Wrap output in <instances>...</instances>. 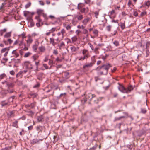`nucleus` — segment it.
Masks as SVG:
<instances>
[{
    "label": "nucleus",
    "instance_id": "19",
    "mask_svg": "<svg viewBox=\"0 0 150 150\" xmlns=\"http://www.w3.org/2000/svg\"><path fill=\"white\" fill-rule=\"evenodd\" d=\"M42 140L40 139H33L31 142V144H38L39 143L40 141H42Z\"/></svg>",
    "mask_w": 150,
    "mask_h": 150
},
{
    "label": "nucleus",
    "instance_id": "8",
    "mask_svg": "<svg viewBox=\"0 0 150 150\" xmlns=\"http://www.w3.org/2000/svg\"><path fill=\"white\" fill-rule=\"evenodd\" d=\"M33 41V40L31 38V36L30 35H28V39L26 40V46L28 47V48Z\"/></svg>",
    "mask_w": 150,
    "mask_h": 150
},
{
    "label": "nucleus",
    "instance_id": "48",
    "mask_svg": "<svg viewBox=\"0 0 150 150\" xmlns=\"http://www.w3.org/2000/svg\"><path fill=\"white\" fill-rule=\"evenodd\" d=\"M11 36V33H7L4 35L5 38H8Z\"/></svg>",
    "mask_w": 150,
    "mask_h": 150
},
{
    "label": "nucleus",
    "instance_id": "43",
    "mask_svg": "<svg viewBox=\"0 0 150 150\" xmlns=\"http://www.w3.org/2000/svg\"><path fill=\"white\" fill-rule=\"evenodd\" d=\"M147 112L146 109L145 108H142L141 109V112L143 114H145Z\"/></svg>",
    "mask_w": 150,
    "mask_h": 150
},
{
    "label": "nucleus",
    "instance_id": "46",
    "mask_svg": "<svg viewBox=\"0 0 150 150\" xmlns=\"http://www.w3.org/2000/svg\"><path fill=\"white\" fill-rule=\"evenodd\" d=\"M98 145L97 144H96L94 146L90 148L89 149V150H95L96 148H97Z\"/></svg>",
    "mask_w": 150,
    "mask_h": 150
},
{
    "label": "nucleus",
    "instance_id": "60",
    "mask_svg": "<svg viewBox=\"0 0 150 150\" xmlns=\"http://www.w3.org/2000/svg\"><path fill=\"white\" fill-rule=\"evenodd\" d=\"M146 11H144L143 12H141V14H140V16L142 17L143 16H145V15H146Z\"/></svg>",
    "mask_w": 150,
    "mask_h": 150
},
{
    "label": "nucleus",
    "instance_id": "42",
    "mask_svg": "<svg viewBox=\"0 0 150 150\" xmlns=\"http://www.w3.org/2000/svg\"><path fill=\"white\" fill-rule=\"evenodd\" d=\"M32 54V53H31L30 52H28L26 53L25 55H24V57H28L29 56H30Z\"/></svg>",
    "mask_w": 150,
    "mask_h": 150
},
{
    "label": "nucleus",
    "instance_id": "36",
    "mask_svg": "<svg viewBox=\"0 0 150 150\" xmlns=\"http://www.w3.org/2000/svg\"><path fill=\"white\" fill-rule=\"evenodd\" d=\"M99 49V48L98 47H96L95 49H94V52L96 54H98L99 53V52L98 51V50Z\"/></svg>",
    "mask_w": 150,
    "mask_h": 150
},
{
    "label": "nucleus",
    "instance_id": "27",
    "mask_svg": "<svg viewBox=\"0 0 150 150\" xmlns=\"http://www.w3.org/2000/svg\"><path fill=\"white\" fill-rule=\"evenodd\" d=\"M1 104L2 107L6 106L7 105H9L8 104V103L6 102L5 101H3L1 102Z\"/></svg>",
    "mask_w": 150,
    "mask_h": 150
},
{
    "label": "nucleus",
    "instance_id": "61",
    "mask_svg": "<svg viewBox=\"0 0 150 150\" xmlns=\"http://www.w3.org/2000/svg\"><path fill=\"white\" fill-rule=\"evenodd\" d=\"M95 17L96 18H97V16L99 15V12L98 11H95L94 12Z\"/></svg>",
    "mask_w": 150,
    "mask_h": 150
},
{
    "label": "nucleus",
    "instance_id": "26",
    "mask_svg": "<svg viewBox=\"0 0 150 150\" xmlns=\"http://www.w3.org/2000/svg\"><path fill=\"white\" fill-rule=\"evenodd\" d=\"M133 89V87L131 86H129L127 88H126V91L127 92H126V93H128L129 92H130Z\"/></svg>",
    "mask_w": 150,
    "mask_h": 150
},
{
    "label": "nucleus",
    "instance_id": "14",
    "mask_svg": "<svg viewBox=\"0 0 150 150\" xmlns=\"http://www.w3.org/2000/svg\"><path fill=\"white\" fill-rule=\"evenodd\" d=\"M24 111L27 113V115L32 116L34 114V112L28 109Z\"/></svg>",
    "mask_w": 150,
    "mask_h": 150
},
{
    "label": "nucleus",
    "instance_id": "41",
    "mask_svg": "<svg viewBox=\"0 0 150 150\" xmlns=\"http://www.w3.org/2000/svg\"><path fill=\"white\" fill-rule=\"evenodd\" d=\"M87 96L88 95L86 96V98H84L82 100H81V102L83 104H84L87 101V99H88L89 98H87Z\"/></svg>",
    "mask_w": 150,
    "mask_h": 150
},
{
    "label": "nucleus",
    "instance_id": "34",
    "mask_svg": "<svg viewBox=\"0 0 150 150\" xmlns=\"http://www.w3.org/2000/svg\"><path fill=\"white\" fill-rule=\"evenodd\" d=\"M40 61V60H38L34 62L35 63V64L36 66V67L37 69H38V67L39 65V63Z\"/></svg>",
    "mask_w": 150,
    "mask_h": 150
},
{
    "label": "nucleus",
    "instance_id": "39",
    "mask_svg": "<svg viewBox=\"0 0 150 150\" xmlns=\"http://www.w3.org/2000/svg\"><path fill=\"white\" fill-rule=\"evenodd\" d=\"M16 97V96L14 95L13 96L10 97L8 99V101H10L11 102L13 101V99H15Z\"/></svg>",
    "mask_w": 150,
    "mask_h": 150
},
{
    "label": "nucleus",
    "instance_id": "7",
    "mask_svg": "<svg viewBox=\"0 0 150 150\" xmlns=\"http://www.w3.org/2000/svg\"><path fill=\"white\" fill-rule=\"evenodd\" d=\"M9 50V47H7L2 49L1 50L0 52L2 54L5 53L4 54V57H6L7 56Z\"/></svg>",
    "mask_w": 150,
    "mask_h": 150
},
{
    "label": "nucleus",
    "instance_id": "30",
    "mask_svg": "<svg viewBox=\"0 0 150 150\" xmlns=\"http://www.w3.org/2000/svg\"><path fill=\"white\" fill-rule=\"evenodd\" d=\"M37 13L38 16H40L43 13V10L42 9H38L37 10Z\"/></svg>",
    "mask_w": 150,
    "mask_h": 150
},
{
    "label": "nucleus",
    "instance_id": "25",
    "mask_svg": "<svg viewBox=\"0 0 150 150\" xmlns=\"http://www.w3.org/2000/svg\"><path fill=\"white\" fill-rule=\"evenodd\" d=\"M79 49L78 47H76L74 46H72L70 48L71 51L73 52H76Z\"/></svg>",
    "mask_w": 150,
    "mask_h": 150
},
{
    "label": "nucleus",
    "instance_id": "24",
    "mask_svg": "<svg viewBox=\"0 0 150 150\" xmlns=\"http://www.w3.org/2000/svg\"><path fill=\"white\" fill-rule=\"evenodd\" d=\"M50 44H51L53 46H55L56 44V43L55 42L54 39L53 38H50Z\"/></svg>",
    "mask_w": 150,
    "mask_h": 150
},
{
    "label": "nucleus",
    "instance_id": "37",
    "mask_svg": "<svg viewBox=\"0 0 150 150\" xmlns=\"http://www.w3.org/2000/svg\"><path fill=\"white\" fill-rule=\"evenodd\" d=\"M64 77L66 79H67L69 78L70 77L69 73L68 72L64 73Z\"/></svg>",
    "mask_w": 150,
    "mask_h": 150
},
{
    "label": "nucleus",
    "instance_id": "44",
    "mask_svg": "<svg viewBox=\"0 0 150 150\" xmlns=\"http://www.w3.org/2000/svg\"><path fill=\"white\" fill-rule=\"evenodd\" d=\"M120 25L122 29H124L125 28V25L124 23H120Z\"/></svg>",
    "mask_w": 150,
    "mask_h": 150
},
{
    "label": "nucleus",
    "instance_id": "49",
    "mask_svg": "<svg viewBox=\"0 0 150 150\" xmlns=\"http://www.w3.org/2000/svg\"><path fill=\"white\" fill-rule=\"evenodd\" d=\"M30 105L31 108H33L35 106V103L34 102L33 103L30 104Z\"/></svg>",
    "mask_w": 150,
    "mask_h": 150
},
{
    "label": "nucleus",
    "instance_id": "20",
    "mask_svg": "<svg viewBox=\"0 0 150 150\" xmlns=\"http://www.w3.org/2000/svg\"><path fill=\"white\" fill-rule=\"evenodd\" d=\"M39 58V56L37 54H35L31 57V59L33 62L37 60Z\"/></svg>",
    "mask_w": 150,
    "mask_h": 150
},
{
    "label": "nucleus",
    "instance_id": "45",
    "mask_svg": "<svg viewBox=\"0 0 150 150\" xmlns=\"http://www.w3.org/2000/svg\"><path fill=\"white\" fill-rule=\"evenodd\" d=\"M6 76V75L4 73H3L0 75V79H4V77Z\"/></svg>",
    "mask_w": 150,
    "mask_h": 150
},
{
    "label": "nucleus",
    "instance_id": "57",
    "mask_svg": "<svg viewBox=\"0 0 150 150\" xmlns=\"http://www.w3.org/2000/svg\"><path fill=\"white\" fill-rule=\"evenodd\" d=\"M111 26L110 25H108L106 27V29L108 31H110L111 30Z\"/></svg>",
    "mask_w": 150,
    "mask_h": 150
},
{
    "label": "nucleus",
    "instance_id": "38",
    "mask_svg": "<svg viewBox=\"0 0 150 150\" xmlns=\"http://www.w3.org/2000/svg\"><path fill=\"white\" fill-rule=\"evenodd\" d=\"M42 119L43 118L42 115L38 117L37 118V121L39 122H41Z\"/></svg>",
    "mask_w": 150,
    "mask_h": 150
},
{
    "label": "nucleus",
    "instance_id": "64",
    "mask_svg": "<svg viewBox=\"0 0 150 150\" xmlns=\"http://www.w3.org/2000/svg\"><path fill=\"white\" fill-rule=\"evenodd\" d=\"M43 65L46 69H49V67L46 64H43Z\"/></svg>",
    "mask_w": 150,
    "mask_h": 150
},
{
    "label": "nucleus",
    "instance_id": "54",
    "mask_svg": "<svg viewBox=\"0 0 150 150\" xmlns=\"http://www.w3.org/2000/svg\"><path fill=\"white\" fill-rule=\"evenodd\" d=\"M120 6H116L115 5L114 6V8L115 9V11L116 10H119V9L120 8Z\"/></svg>",
    "mask_w": 150,
    "mask_h": 150
},
{
    "label": "nucleus",
    "instance_id": "51",
    "mask_svg": "<svg viewBox=\"0 0 150 150\" xmlns=\"http://www.w3.org/2000/svg\"><path fill=\"white\" fill-rule=\"evenodd\" d=\"M31 5V3L30 2H28V3L25 6V8H27L30 7Z\"/></svg>",
    "mask_w": 150,
    "mask_h": 150
},
{
    "label": "nucleus",
    "instance_id": "56",
    "mask_svg": "<svg viewBox=\"0 0 150 150\" xmlns=\"http://www.w3.org/2000/svg\"><path fill=\"white\" fill-rule=\"evenodd\" d=\"M113 44L116 46H117L119 45V42L117 41H115L113 42Z\"/></svg>",
    "mask_w": 150,
    "mask_h": 150
},
{
    "label": "nucleus",
    "instance_id": "11",
    "mask_svg": "<svg viewBox=\"0 0 150 150\" xmlns=\"http://www.w3.org/2000/svg\"><path fill=\"white\" fill-rule=\"evenodd\" d=\"M109 15L110 18H114L115 17L116 13L115 10H112L109 12Z\"/></svg>",
    "mask_w": 150,
    "mask_h": 150
},
{
    "label": "nucleus",
    "instance_id": "4",
    "mask_svg": "<svg viewBox=\"0 0 150 150\" xmlns=\"http://www.w3.org/2000/svg\"><path fill=\"white\" fill-rule=\"evenodd\" d=\"M18 45L20 48H23L24 50L26 51L28 50V47L26 46V44L24 42L23 40H22L21 41H19Z\"/></svg>",
    "mask_w": 150,
    "mask_h": 150
},
{
    "label": "nucleus",
    "instance_id": "29",
    "mask_svg": "<svg viewBox=\"0 0 150 150\" xmlns=\"http://www.w3.org/2000/svg\"><path fill=\"white\" fill-rule=\"evenodd\" d=\"M36 130L38 132H41L43 129V127L42 126H38L36 127Z\"/></svg>",
    "mask_w": 150,
    "mask_h": 150
},
{
    "label": "nucleus",
    "instance_id": "16",
    "mask_svg": "<svg viewBox=\"0 0 150 150\" xmlns=\"http://www.w3.org/2000/svg\"><path fill=\"white\" fill-rule=\"evenodd\" d=\"M39 44V42L38 41H37L36 42L35 44L33 46L32 48L34 51L36 52L38 46Z\"/></svg>",
    "mask_w": 150,
    "mask_h": 150
},
{
    "label": "nucleus",
    "instance_id": "21",
    "mask_svg": "<svg viewBox=\"0 0 150 150\" xmlns=\"http://www.w3.org/2000/svg\"><path fill=\"white\" fill-rule=\"evenodd\" d=\"M15 91L14 89L12 88H7V91H4V93L5 94H6L8 93H13Z\"/></svg>",
    "mask_w": 150,
    "mask_h": 150
},
{
    "label": "nucleus",
    "instance_id": "28",
    "mask_svg": "<svg viewBox=\"0 0 150 150\" xmlns=\"http://www.w3.org/2000/svg\"><path fill=\"white\" fill-rule=\"evenodd\" d=\"M18 121L17 120H16L13 123L12 125V126L15 127L16 128H18Z\"/></svg>",
    "mask_w": 150,
    "mask_h": 150
},
{
    "label": "nucleus",
    "instance_id": "33",
    "mask_svg": "<svg viewBox=\"0 0 150 150\" xmlns=\"http://www.w3.org/2000/svg\"><path fill=\"white\" fill-rule=\"evenodd\" d=\"M98 31L97 29H95L93 30V33L94 34L95 36H97L98 35Z\"/></svg>",
    "mask_w": 150,
    "mask_h": 150
},
{
    "label": "nucleus",
    "instance_id": "18",
    "mask_svg": "<svg viewBox=\"0 0 150 150\" xmlns=\"http://www.w3.org/2000/svg\"><path fill=\"white\" fill-rule=\"evenodd\" d=\"M85 6V4L83 3L79 4H78V8L79 10L81 12V11H83L82 10L83 9V8H84Z\"/></svg>",
    "mask_w": 150,
    "mask_h": 150
},
{
    "label": "nucleus",
    "instance_id": "3",
    "mask_svg": "<svg viewBox=\"0 0 150 150\" xmlns=\"http://www.w3.org/2000/svg\"><path fill=\"white\" fill-rule=\"evenodd\" d=\"M57 35L58 37L56 39V40L59 42L60 40H62L64 37L66 36V31L63 28L61 29L60 32H59L57 33Z\"/></svg>",
    "mask_w": 150,
    "mask_h": 150
},
{
    "label": "nucleus",
    "instance_id": "53",
    "mask_svg": "<svg viewBox=\"0 0 150 150\" xmlns=\"http://www.w3.org/2000/svg\"><path fill=\"white\" fill-rule=\"evenodd\" d=\"M53 139H54L53 142L54 143L56 142L57 141V137L56 136H54L53 137Z\"/></svg>",
    "mask_w": 150,
    "mask_h": 150
},
{
    "label": "nucleus",
    "instance_id": "23",
    "mask_svg": "<svg viewBox=\"0 0 150 150\" xmlns=\"http://www.w3.org/2000/svg\"><path fill=\"white\" fill-rule=\"evenodd\" d=\"M6 84L7 87V88H12L13 87V83H10L8 82H5Z\"/></svg>",
    "mask_w": 150,
    "mask_h": 150
},
{
    "label": "nucleus",
    "instance_id": "58",
    "mask_svg": "<svg viewBox=\"0 0 150 150\" xmlns=\"http://www.w3.org/2000/svg\"><path fill=\"white\" fill-rule=\"evenodd\" d=\"M89 19H84L83 21V23L84 24H86L89 21Z\"/></svg>",
    "mask_w": 150,
    "mask_h": 150
},
{
    "label": "nucleus",
    "instance_id": "17",
    "mask_svg": "<svg viewBox=\"0 0 150 150\" xmlns=\"http://www.w3.org/2000/svg\"><path fill=\"white\" fill-rule=\"evenodd\" d=\"M38 49L40 52L43 53L45 51L46 48L45 46L42 45L38 47Z\"/></svg>",
    "mask_w": 150,
    "mask_h": 150
},
{
    "label": "nucleus",
    "instance_id": "31",
    "mask_svg": "<svg viewBox=\"0 0 150 150\" xmlns=\"http://www.w3.org/2000/svg\"><path fill=\"white\" fill-rule=\"evenodd\" d=\"M64 27H65L66 30H67L71 29V26L69 25H67L65 24H63Z\"/></svg>",
    "mask_w": 150,
    "mask_h": 150
},
{
    "label": "nucleus",
    "instance_id": "5",
    "mask_svg": "<svg viewBox=\"0 0 150 150\" xmlns=\"http://www.w3.org/2000/svg\"><path fill=\"white\" fill-rule=\"evenodd\" d=\"M24 16L29 19H31L32 18V16L35 14L34 12H30L27 11H24L23 12Z\"/></svg>",
    "mask_w": 150,
    "mask_h": 150
},
{
    "label": "nucleus",
    "instance_id": "59",
    "mask_svg": "<svg viewBox=\"0 0 150 150\" xmlns=\"http://www.w3.org/2000/svg\"><path fill=\"white\" fill-rule=\"evenodd\" d=\"M11 149V147L10 146L8 147H6L4 148L3 150H10Z\"/></svg>",
    "mask_w": 150,
    "mask_h": 150
},
{
    "label": "nucleus",
    "instance_id": "35",
    "mask_svg": "<svg viewBox=\"0 0 150 150\" xmlns=\"http://www.w3.org/2000/svg\"><path fill=\"white\" fill-rule=\"evenodd\" d=\"M72 42H76L77 40V38L76 36H74L71 38Z\"/></svg>",
    "mask_w": 150,
    "mask_h": 150
},
{
    "label": "nucleus",
    "instance_id": "15",
    "mask_svg": "<svg viewBox=\"0 0 150 150\" xmlns=\"http://www.w3.org/2000/svg\"><path fill=\"white\" fill-rule=\"evenodd\" d=\"M65 45L64 42L62 41L58 45L59 49L61 50L62 49H64L65 48Z\"/></svg>",
    "mask_w": 150,
    "mask_h": 150
},
{
    "label": "nucleus",
    "instance_id": "40",
    "mask_svg": "<svg viewBox=\"0 0 150 150\" xmlns=\"http://www.w3.org/2000/svg\"><path fill=\"white\" fill-rule=\"evenodd\" d=\"M14 111H10L8 114L10 117H14Z\"/></svg>",
    "mask_w": 150,
    "mask_h": 150
},
{
    "label": "nucleus",
    "instance_id": "32",
    "mask_svg": "<svg viewBox=\"0 0 150 150\" xmlns=\"http://www.w3.org/2000/svg\"><path fill=\"white\" fill-rule=\"evenodd\" d=\"M82 10L83 11H81V12L86 13L88 12V8L87 7H85V6L84 8H83V9H82Z\"/></svg>",
    "mask_w": 150,
    "mask_h": 150
},
{
    "label": "nucleus",
    "instance_id": "9",
    "mask_svg": "<svg viewBox=\"0 0 150 150\" xmlns=\"http://www.w3.org/2000/svg\"><path fill=\"white\" fill-rule=\"evenodd\" d=\"M118 84L119 86H118V88L119 90L123 93H126L127 92L126 88H125L122 85L120 84L119 83Z\"/></svg>",
    "mask_w": 150,
    "mask_h": 150
},
{
    "label": "nucleus",
    "instance_id": "63",
    "mask_svg": "<svg viewBox=\"0 0 150 150\" xmlns=\"http://www.w3.org/2000/svg\"><path fill=\"white\" fill-rule=\"evenodd\" d=\"M85 59H86L84 57H81L79 58V60L83 61Z\"/></svg>",
    "mask_w": 150,
    "mask_h": 150
},
{
    "label": "nucleus",
    "instance_id": "10",
    "mask_svg": "<svg viewBox=\"0 0 150 150\" xmlns=\"http://www.w3.org/2000/svg\"><path fill=\"white\" fill-rule=\"evenodd\" d=\"M82 54L83 57L86 59L90 57L89 52L87 50H83L82 51Z\"/></svg>",
    "mask_w": 150,
    "mask_h": 150
},
{
    "label": "nucleus",
    "instance_id": "6",
    "mask_svg": "<svg viewBox=\"0 0 150 150\" xmlns=\"http://www.w3.org/2000/svg\"><path fill=\"white\" fill-rule=\"evenodd\" d=\"M24 66L27 69H31L33 68V65L28 61L24 62Z\"/></svg>",
    "mask_w": 150,
    "mask_h": 150
},
{
    "label": "nucleus",
    "instance_id": "12",
    "mask_svg": "<svg viewBox=\"0 0 150 150\" xmlns=\"http://www.w3.org/2000/svg\"><path fill=\"white\" fill-rule=\"evenodd\" d=\"M28 23V25L29 27H33L35 23L33 21V19H26Z\"/></svg>",
    "mask_w": 150,
    "mask_h": 150
},
{
    "label": "nucleus",
    "instance_id": "13",
    "mask_svg": "<svg viewBox=\"0 0 150 150\" xmlns=\"http://www.w3.org/2000/svg\"><path fill=\"white\" fill-rule=\"evenodd\" d=\"M94 64V63L92 62L86 63L85 65H83V68L85 69L86 68H90Z\"/></svg>",
    "mask_w": 150,
    "mask_h": 150
},
{
    "label": "nucleus",
    "instance_id": "52",
    "mask_svg": "<svg viewBox=\"0 0 150 150\" xmlns=\"http://www.w3.org/2000/svg\"><path fill=\"white\" fill-rule=\"evenodd\" d=\"M53 61L50 59H49V62H48V64L50 66H52L53 64Z\"/></svg>",
    "mask_w": 150,
    "mask_h": 150
},
{
    "label": "nucleus",
    "instance_id": "50",
    "mask_svg": "<svg viewBox=\"0 0 150 150\" xmlns=\"http://www.w3.org/2000/svg\"><path fill=\"white\" fill-rule=\"evenodd\" d=\"M91 59L93 61L92 63H94V64L96 62L95 56H93L91 57Z\"/></svg>",
    "mask_w": 150,
    "mask_h": 150
},
{
    "label": "nucleus",
    "instance_id": "47",
    "mask_svg": "<svg viewBox=\"0 0 150 150\" xmlns=\"http://www.w3.org/2000/svg\"><path fill=\"white\" fill-rule=\"evenodd\" d=\"M149 50H148V49L147 48V47L146 48V57H148L149 55Z\"/></svg>",
    "mask_w": 150,
    "mask_h": 150
},
{
    "label": "nucleus",
    "instance_id": "2",
    "mask_svg": "<svg viewBox=\"0 0 150 150\" xmlns=\"http://www.w3.org/2000/svg\"><path fill=\"white\" fill-rule=\"evenodd\" d=\"M87 98H90V101L89 103L91 104V101H92L93 103L98 104L100 101L102 100L103 97H99L96 98V96L94 94H92L91 93H89L88 94Z\"/></svg>",
    "mask_w": 150,
    "mask_h": 150
},
{
    "label": "nucleus",
    "instance_id": "22",
    "mask_svg": "<svg viewBox=\"0 0 150 150\" xmlns=\"http://www.w3.org/2000/svg\"><path fill=\"white\" fill-rule=\"evenodd\" d=\"M12 54L13 55V57L16 58H17L19 56V54L16 52V50H13L12 52Z\"/></svg>",
    "mask_w": 150,
    "mask_h": 150
},
{
    "label": "nucleus",
    "instance_id": "1",
    "mask_svg": "<svg viewBox=\"0 0 150 150\" xmlns=\"http://www.w3.org/2000/svg\"><path fill=\"white\" fill-rule=\"evenodd\" d=\"M112 67L110 64H103L101 66L98 67L95 70L98 72L97 74L98 75H106L108 72L110 68Z\"/></svg>",
    "mask_w": 150,
    "mask_h": 150
},
{
    "label": "nucleus",
    "instance_id": "55",
    "mask_svg": "<svg viewBox=\"0 0 150 150\" xmlns=\"http://www.w3.org/2000/svg\"><path fill=\"white\" fill-rule=\"evenodd\" d=\"M53 53L55 55H57L58 54L57 50H53Z\"/></svg>",
    "mask_w": 150,
    "mask_h": 150
},
{
    "label": "nucleus",
    "instance_id": "62",
    "mask_svg": "<svg viewBox=\"0 0 150 150\" xmlns=\"http://www.w3.org/2000/svg\"><path fill=\"white\" fill-rule=\"evenodd\" d=\"M19 41L18 40H16L13 43V45H19Z\"/></svg>",
    "mask_w": 150,
    "mask_h": 150
}]
</instances>
